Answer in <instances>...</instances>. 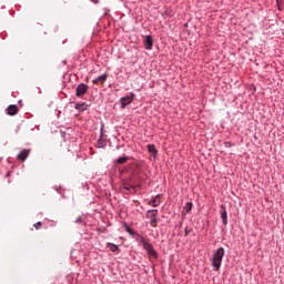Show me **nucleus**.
<instances>
[{
  "mask_svg": "<svg viewBox=\"0 0 284 284\" xmlns=\"http://www.w3.org/2000/svg\"><path fill=\"white\" fill-rule=\"evenodd\" d=\"M149 205H152V207H159V205H161V195H156L153 200H151Z\"/></svg>",
  "mask_w": 284,
  "mask_h": 284,
  "instance_id": "9d476101",
  "label": "nucleus"
},
{
  "mask_svg": "<svg viewBox=\"0 0 284 284\" xmlns=\"http://www.w3.org/2000/svg\"><path fill=\"white\" fill-rule=\"evenodd\" d=\"M85 92H88V85L85 83H81L75 89V97L81 98Z\"/></svg>",
  "mask_w": 284,
  "mask_h": 284,
  "instance_id": "39448f33",
  "label": "nucleus"
},
{
  "mask_svg": "<svg viewBox=\"0 0 284 284\" xmlns=\"http://www.w3.org/2000/svg\"><path fill=\"white\" fill-rule=\"evenodd\" d=\"M156 214H159V210H149L146 213V217L150 219V225L152 227H156Z\"/></svg>",
  "mask_w": 284,
  "mask_h": 284,
  "instance_id": "20e7f679",
  "label": "nucleus"
},
{
  "mask_svg": "<svg viewBox=\"0 0 284 284\" xmlns=\"http://www.w3.org/2000/svg\"><path fill=\"white\" fill-rule=\"evenodd\" d=\"M223 256H225V248L219 247L217 250L214 251L213 256L211 258V263L215 272H219V270H221Z\"/></svg>",
  "mask_w": 284,
  "mask_h": 284,
  "instance_id": "f257e3e1",
  "label": "nucleus"
},
{
  "mask_svg": "<svg viewBox=\"0 0 284 284\" xmlns=\"http://www.w3.org/2000/svg\"><path fill=\"white\" fill-rule=\"evenodd\" d=\"M19 112V106H17V104H11L7 108V114H9V116H14L16 114H18Z\"/></svg>",
  "mask_w": 284,
  "mask_h": 284,
  "instance_id": "423d86ee",
  "label": "nucleus"
},
{
  "mask_svg": "<svg viewBox=\"0 0 284 284\" xmlns=\"http://www.w3.org/2000/svg\"><path fill=\"white\" fill-rule=\"evenodd\" d=\"M106 247H109V250L111 252H116V250H119V246H116V244H112V243H108Z\"/></svg>",
  "mask_w": 284,
  "mask_h": 284,
  "instance_id": "dca6fc26",
  "label": "nucleus"
},
{
  "mask_svg": "<svg viewBox=\"0 0 284 284\" xmlns=\"http://www.w3.org/2000/svg\"><path fill=\"white\" fill-rule=\"evenodd\" d=\"M98 148H105V140L100 138L97 142Z\"/></svg>",
  "mask_w": 284,
  "mask_h": 284,
  "instance_id": "f3484780",
  "label": "nucleus"
},
{
  "mask_svg": "<svg viewBox=\"0 0 284 284\" xmlns=\"http://www.w3.org/2000/svg\"><path fill=\"white\" fill-rule=\"evenodd\" d=\"M41 225H42V223H41V222H38V223H36V224L33 225V227H34L36 230H41Z\"/></svg>",
  "mask_w": 284,
  "mask_h": 284,
  "instance_id": "aec40b11",
  "label": "nucleus"
},
{
  "mask_svg": "<svg viewBox=\"0 0 284 284\" xmlns=\"http://www.w3.org/2000/svg\"><path fill=\"white\" fill-rule=\"evenodd\" d=\"M125 227V232H128L129 234H134V232L132 231V229L128 225L124 226Z\"/></svg>",
  "mask_w": 284,
  "mask_h": 284,
  "instance_id": "6ab92c4d",
  "label": "nucleus"
},
{
  "mask_svg": "<svg viewBox=\"0 0 284 284\" xmlns=\"http://www.w3.org/2000/svg\"><path fill=\"white\" fill-rule=\"evenodd\" d=\"M123 187H124V190L130 191V190H136V187H139V185L125 183Z\"/></svg>",
  "mask_w": 284,
  "mask_h": 284,
  "instance_id": "2eb2a0df",
  "label": "nucleus"
},
{
  "mask_svg": "<svg viewBox=\"0 0 284 284\" xmlns=\"http://www.w3.org/2000/svg\"><path fill=\"white\" fill-rule=\"evenodd\" d=\"M221 219H222L223 225H226V223H227V211L224 210V211L221 213Z\"/></svg>",
  "mask_w": 284,
  "mask_h": 284,
  "instance_id": "f8f14e48",
  "label": "nucleus"
},
{
  "mask_svg": "<svg viewBox=\"0 0 284 284\" xmlns=\"http://www.w3.org/2000/svg\"><path fill=\"white\" fill-rule=\"evenodd\" d=\"M81 222V219H78L77 221H75V223H80Z\"/></svg>",
  "mask_w": 284,
  "mask_h": 284,
  "instance_id": "4be33fe9",
  "label": "nucleus"
},
{
  "mask_svg": "<svg viewBox=\"0 0 284 284\" xmlns=\"http://www.w3.org/2000/svg\"><path fill=\"white\" fill-rule=\"evenodd\" d=\"M184 210H186V212H190L192 210V202H187L184 206Z\"/></svg>",
  "mask_w": 284,
  "mask_h": 284,
  "instance_id": "a211bd4d",
  "label": "nucleus"
},
{
  "mask_svg": "<svg viewBox=\"0 0 284 284\" xmlns=\"http://www.w3.org/2000/svg\"><path fill=\"white\" fill-rule=\"evenodd\" d=\"M92 1H94V3H97V0H92Z\"/></svg>",
  "mask_w": 284,
  "mask_h": 284,
  "instance_id": "5701e85b",
  "label": "nucleus"
},
{
  "mask_svg": "<svg viewBox=\"0 0 284 284\" xmlns=\"http://www.w3.org/2000/svg\"><path fill=\"white\" fill-rule=\"evenodd\" d=\"M190 234V230H187V227H185V236H187Z\"/></svg>",
  "mask_w": 284,
  "mask_h": 284,
  "instance_id": "412c9836",
  "label": "nucleus"
},
{
  "mask_svg": "<svg viewBox=\"0 0 284 284\" xmlns=\"http://www.w3.org/2000/svg\"><path fill=\"white\" fill-rule=\"evenodd\" d=\"M146 148L150 154H156V146L154 144H148Z\"/></svg>",
  "mask_w": 284,
  "mask_h": 284,
  "instance_id": "ddd939ff",
  "label": "nucleus"
},
{
  "mask_svg": "<svg viewBox=\"0 0 284 284\" xmlns=\"http://www.w3.org/2000/svg\"><path fill=\"white\" fill-rule=\"evenodd\" d=\"M128 156H123V158H119L118 160H116V163L119 164V165H123V164H125V163H128Z\"/></svg>",
  "mask_w": 284,
  "mask_h": 284,
  "instance_id": "4468645a",
  "label": "nucleus"
},
{
  "mask_svg": "<svg viewBox=\"0 0 284 284\" xmlns=\"http://www.w3.org/2000/svg\"><path fill=\"white\" fill-rule=\"evenodd\" d=\"M134 97H136V94L129 93L128 95L121 98L120 99L121 109L124 110V108H128V105H130V103L134 101Z\"/></svg>",
  "mask_w": 284,
  "mask_h": 284,
  "instance_id": "7ed1b4c3",
  "label": "nucleus"
},
{
  "mask_svg": "<svg viewBox=\"0 0 284 284\" xmlns=\"http://www.w3.org/2000/svg\"><path fill=\"white\" fill-rule=\"evenodd\" d=\"M28 156H30V150H22L19 154H18V159L19 161H26V159H28Z\"/></svg>",
  "mask_w": 284,
  "mask_h": 284,
  "instance_id": "1a4fd4ad",
  "label": "nucleus"
},
{
  "mask_svg": "<svg viewBox=\"0 0 284 284\" xmlns=\"http://www.w3.org/2000/svg\"><path fill=\"white\" fill-rule=\"evenodd\" d=\"M139 243L143 245V248L148 252L149 256H152L153 258H156L159 256V254L154 250V246H152V244H150V242L145 240V237L140 236Z\"/></svg>",
  "mask_w": 284,
  "mask_h": 284,
  "instance_id": "f03ea898",
  "label": "nucleus"
},
{
  "mask_svg": "<svg viewBox=\"0 0 284 284\" xmlns=\"http://www.w3.org/2000/svg\"><path fill=\"white\" fill-rule=\"evenodd\" d=\"M88 108H89V105L85 102L75 104V110H80V112H85V110H88Z\"/></svg>",
  "mask_w": 284,
  "mask_h": 284,
  "instance_id": "9b49d317",
  "label": "nucleus"
},
{
  "mask_svg": "<svg viewBox=\"0 0 284 284\" xmlns=\"http://www.w3.org/2000/svg\"><path fill=\"white\" fill-rule=\"evenodd\" d=\"M105 81H108V74H106V73H104V74L99 75L98 78H95V79L92 81V83H94L95 85H99V83H100L101 85H103V83H105Z\"/></svg>",
  "mask_w": 284,
  "mask_h": 284,
  "instance_id": "0eeeda50",
  "label": "nucleus"
},
{
  "mask_svg": "<svg viewBox=\"0 0 284 284\" xmlns=\"http://www.w3.org/2000/svg\"><path fill=\"white\" fill-rule=\"evenodd\" d=\"M152 45H153L152 36H146L144 39L145 50H152Z\"/></svg>",
  "mask_w": 284,
  "mask_h": 284,
  "instance_id": "6e6552de",
  "label": "nucleus"
}]
</instances>
